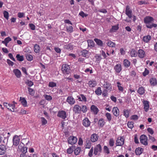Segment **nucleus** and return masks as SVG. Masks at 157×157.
Instances as JSON below:
<instances>
[{
	"label": "nucleus",
	"mask_w": 157,
	"mask_h": 157,
	"mask_svg": "<svg viewBox=\"0 0 157 157\" xmlns=\"http://www.w3.org/2000/svg\"><path fill=\"white\" fill-rule=\"evenodd\" d=\"M154 21V19L150 16H147L144 18V21L146 24V26L148 28L151 29L153 27H156L157 25L152 23Z\"/></svg>",
	"instance_id": "f257e3e1"
},
{
	"label": "nucleus",
	"mask_w": 157,
	"mask_h": 157,
	"mask_svg": "<svg viewBox=\"0 0 157 157\" xmlns=\"http://www.w3.org/2000/svg\"><path fill=\"white\" fill-rule=\"evenodd\" d=\"M140 140L141 144L145 146L148 145L147 137L145 135H141L140 137Z\"/></svg>",
	"instance_id": "f03ea898"
},
{
	"label": "nucleus",
	"mask_w": 157,
	"mask_h": 157,
	"mask_svg": "<svg viewBox=\"0 0 157 157\" xmlns=\"http://www.w3.org/2000/svg\"><path fill=\"white\" fill-rule=\"evenodd\" d=\"M70 68L69 65L66 64H63L62 66V70L64 74H69Z\"/></svg>",
	"instance_id": "7ed1b4c3"
},
{
	"label": "nucleus",
	"mask_w": 157,
	"mask_h": 157,
	"mask_svg": "<svg viewBox=\"0 0 157 157\" xmlns=\"http://www.w3.org/2000/svg\"><path fill=\"white\" fill-rule=\"evenodd\" d=\"M68 143L69 144L73 145L75 144L77 141V139L76 137L73 136H70L67 139Z\"/></svg>",
	"instance_id": "20e7f679"
},
{
	"label": "nucleus",
	"mask_w": 157,
	"mask_h": 157,
	"mask_svg": "<svg viewBox=\"0 0 157 157\" xmlns=\"http://www.w3.org/2000/svg\"><path fill=\"white\" fill-rule=\"evenodd\" d=\"M20 139L19 136L17 135L15 136L13 139V144L17 146L20 143Z\"/></svg>",
	"instance_id": "39448f33"
},
{
	"label": "nucleus",
	"mask_w": 157,
	"mask_h": 157,
	"mask_svg": "<svg viewBox=\"0 0 157 157\" xmlns=\"http://www.w3.org/2000/svg\"><path fill=\"white\" fill-rule=\"evenodd\" d=\"M124 143V139L122 137L118 138L116 141V145L117 146H122Z\"/></svg>",
	"instance_id": "423d86ee"
},
{
	"label": "nucleus",
	"mask_w": 157,
	"mask_h": 157,
	"mask_svg": "<svg viewBox=\"0 0 157 157\" xmlns=\"http://www.w3.org/2000/svg\"><path fill=\"white\" fill-rule=\"evenodd\" d=\"M101 151V147L100 144H98L94 148V154L96 155Z\"/></svg>",
	"instance_id": "0eeeda50"
},
{
	"label": "nucleus",
	"mask_w": 157,
	"mask_h": 157,
	"mask_svg": "<svg viewBox=\"0 0 157 157\" xmlns=\"http://www.w3.org/2000/svg\"><path fill=\"white\" fill-rule=\"evenodd\" d=\"M21 144H23V143H21L18 145V148L21 151V153H26L27 152V147H23L21 145Z\"/></svg>",
	"instance_id": "6e6552de"
},
{
	"label": "nucleus",
	"mask_w": 157,
	"mask_h": 157,
	"mask_svg": "<svg viewBox=\"0 0 157 157\" xmlns=\"http://www.w3.org/2000/svg\"><path fill=\"white\" fill-rule=\"evenodd\" d=\"M7 148L5 145H0V155H2L5 154Z\"/></svg>",
	"instance_id": "1a4fd4ad"
},
{
	"label": "nucleus",
	"mask_w": 157,
	"mask_h": 157,
	"mask_svg": "<svg viewBox=\"0 0 157 157\" xmlns=\"http://www.w3.org/2000/svg\"><path fill=\"white\" fill-rule=\"evenodd\" d=\"M138 56L140 58H144L145 56V52L144 50L141 49H140L137 52Z\"/></svg>",
	"instance_id": "9d476101"
},
{
	"label": "nucleus",
	"mask_w": 157,
	"mask_h": 157,
	"mask_svg": "<svg viewBox=\"0 0 157 157\" xmlns=\"http://www.w3.org/2000/svg\"><path fill=\"white\" fill-rule=\"evenodd\" d=\"M149 82L151 86H155L157 85L156 79L155 78H152L150 79Z\"/></svg>",
	"instance_id": "9b49d317"
},
{
	"label": "nucleus",
	"mask_w": 157,
	"mask_h": 157,
	"mask_svg": "<svg viewBox=\"0 0 157 157\" xmlns=\"http://www.w3.org/2000/svg\"><path fill=\"white\" fill-rule=\"evenodd\" d=\"M57 116L63 119H64L66 117V114L64 111H61L58 112Z\"/></svg>",
	"instance_id": "f8f14e48"
},
{
	"label": "nucleus",
	"mask_w": 157,
	"mask_h": 157,
	"mask_svg": "<svg viewBox=\"0 0 157 157\" xmlns=\"http://www.w3.org/2000/svg\"><path fill=\"white\" fill-rule=\"evenodd\" d=\"M13 72L17 78H19L21 77V71L19 70L18 69H14L13 70Z\"/></svg>",
	"instance_id": "ddd939ff"
},
{
	"label": "nucleus",
	"mask_w": 157,
	"mask_h": 157,
	"mask_svg": "<svg viewBox=\"0 0 157 157\" xmlns=\"http://www.w3.org/2000/svg\"><path fill=\"white\" fill-rule=\"evenodd\" d=\"M114 69L116 73H120L122 70L121 64H116L114 67Z\"/></svg>",
	"instance_id": "4468645a"
},
{
	"label": "nucleus",
	"mask_w": 157,
	"mask_h": 157,
	"mask_svg": "<svg viewBox=\"0 0 157 157\" xmlns=\"http://www.w3.org/2000/svg\"><path fill=\"white\" fill-rule=\"evenodd\" d=\"M67 101L70 104L72 105L75 103V101L72 97L69 96L67 98Z\"/></svg>",
	"instance_id": "2eb2a0df"
},
{
	"label": "nucleus",
	"mask_w": 157,
	"mask_h": 157,
	"mask_svg": "<svg viewBox=\"0 0 157 157\" xmlns=\"http://www.w3.org/2000/svg\"><path fill=\"white\" fill-rule=\"evenodd\" d=\"M126 14L129 18L132 17V11L131 10L128 6H127L125 10Z\"/></svg>",
	"instance_id": "dca6fc26"
},
{
	"label": "nucleus",
	"mask_w": 157,
	"mask_h": 157,
	"mask_svg": "<svg viewBox=\"0 0 157 157\" xmlns=\"http://www.w3.org/2000/svg\"><path fill=\"white\" fill-rule=\"evenodd\" d=\"M82 124L84 126L88 127L90 124V122L87 118H85L83 121Z\"/></svg>",
	"instance_id": "f3484780"
},
{
	"label": "nucleus",
	"mask_w": 157,
	"mask_h": 157,
	"mask_svg": "<svg viewBox=\"0 0 157 157\" xmlns=\"http://www.w3.org/2000/svg\"><path fill=\"white\" fill-rule=\"evenodd\" d=\"M91 146V142L90 139L89 138H87L86 139L85 142V148H86L89 149L90 148Z\"/></svg>",
	"instance_id": "a211bd4d"
},
{
	"label": "nucleus",
	"mask_w": 157,
	"mask_h": 157,
	"mask_svg": "<svg viewBox=\"0 0 157 157\" xmlns=\"http://www.w3.org/2000/svg\"><path fill=\"white\" fill-rule=\"evenodd\" d=\"M90 139L92 142H96L98 140L97 135L96 134H92L91 136V138Z\"/></svg>",
	"instance_id": "6ab92c4d"
},
{
	"label": "nucleus",
	"mask_w": 157,
	"mask_h": 157,
	"mask_svg": "<svg viewBox=\"0 0 157 157\" xmlns=\"http://www.w3.org/2000/svg\"><path fill=\"white\" fill-rule=\"evenodd\" d=\"M15 103L14 101L11 104H8L7 103L4 102L3 103V105L6 108H7L8 107H9L13 108L15 107Z\"/></svg>",
	"instance_id": "aec40b11"
},
{
	"label": "nucleus",
	"mask_w": 157,
	"mask_h": 157,
	"mask_svg": "<svg viewBox=\"0 0 157 157\" xmlns=\"http://www.w3.org/2000/svg\"><path fill=\"white\" fill-rule=\"evenodd\" d=\"M104 88L108 90H111L112 89V86L110 83L109 82H105L103 85Z\"/></svg>",
	"instance_id": "412c9836"
},
{
	"label": "nucleus",
	"mask_w": 157,
	"mask_h": 157,
	"mask_svg": "<svg viewBox=\"0 0 157 157\" xmlns=\"http://www.w3.org/2000/svg\"><path fill=\"white\" fill-rule=\"evenodd\" d=\"M88 84L90 87H93L97 85V82L95 80H92L89 81Z\"/></svg>",
	"instance_id": "4be33fe9"
},
{
	"label": "nucleus",
	"mask_w": 157,
	"mask_h": 157,
	"mask_svg": "<svg viewBox=\"0 0 157 157\" xmlns=\"http://www.w3.org/2000/svg\"><path fill=\"white\" fill-rule=\"evenodd\" d=\"M40 46L37 44H35L34 46V50L35 52L36 53H39L40 51Z\"/></svg>",
	"instance_id": "5701e85b"
},
{
	"label": "nucleus",
	"mask_w": 157,
	"mask_h": 157,
	"mask_svg": "<svg viewBox=\"0 0 157 157\" xmlns=\"http://www.w3.org/2000/svg\"><path fill=\"white\" fill-rule=\"evenodd\" d=\"M81 53L83 57H86V58H87L89 57V52L87 50L85 49H84L82 51Z\"/></svg>",
	"instance_id": "b1692460"
},
{
	"label": "nucleus",
	"mask_w": 157,
	"mask_h": 157,
	"mask_svg": "<svg viewBox=\"0 0 157 157\" xmlns=\"http://www.w3.org/2000/svg\"><path fill=\"white\" fill-rule=\"evenodd\" d=\"M20 101L24 107L26 106L27 102L25 98L20 97Z\"/></svg>",
	"instance_id": "393cba45"
},
{
	"label": "nucleus",
	"mask_w": 157,
	"mask_h": 157,
	"mask_svg": "<svg viewBox=\"0 0 157 157\" xmlns=\"http://www.w3.org/2000/svg\"><path fill=\"white\" fill-rule=\"evenodd\" d=\"M151 39V36L148 35L144 36L143 38V41L145 43H148Z\"/></svg>",
	"instance_id": "a878e982"
},
{
	"label": "nucleus",
	"mask_w": 157,
	"mask_h": 157,
	"mask_svg": "<svg viewBox=\"0 0 157 157\" xmlns=\"http://www.w3.org/2000/svg\"><path fill=\"white\" fill-rule=\"evenodd\" d=\"M143 149L142 148L138 147L135 150V153L136 155H140L143 152Z\"/></svg>",
	"instance_id": "bb28decb"
},
{
	"label": "nucleus",
	"mask_w": 157,
	"mask_h": 157,
	"mask_svg": "<svg viewBox=\"0 0 157 157\" xmlns=\"http://www.w3.org/2000/svg\"><path fill=\"white\" fill-rule=\"evenodd\" d=\"M94 40L98 46H102L103 45V42L101 40L97 38L94 39Z\"/></svg>",
	"instance_id": "cd10ccee"
},
{
	"label": "nucleus",
	"mask_w": 157,
	"mask_h": 157,
	"mask_svg": "<svg viewBox=\"0 0 157 157\" xmlns=\"http://www.w3.org/2000/svg\"><path fill=\"white\" fill-rule=\"evenodd\" d=\"M142 102L144 106V108H149V102L148 101L143 100Z\"/></svg>",
	"instance_id": "c85d7f7f"
},
{
	"label": "nucleus",
	"mask_w": 157,
	"mask_h": 157,
	"mask_svg": "<svg viewBox=\"0 0 157 157\" xmlns=\"http://www.w3.org/2000/svg\"><path fill=\"white\" fill-rule=\"evenodd\" d=\"M112 112L115 116L117 117L119 115V112L118 109H113Z\"/></svg>",
	"instance_id": "c756f323"
},
{
	"label": "nucleus",
	"mask_w": 157,
	"mask_h": 157,
	"mask_svg": "<svg viewBox=\"0 0 157 157\" xmlns=\"http://www.w3.org/2000/svg\"><path fill=\"white\" fill-rule=\"evenodd\" d=\"M87 42L89 47L91 48L94 47V42L93 40H87Z\"/></svg>",
	"instance_id": "7c9ffc66"
},
{
	"label": "nucleus",
	"mask_w": 157,
	"mask_h": 157,
	"mask_svg": "<svg viewBox=\"0 0 157 157\" xmlns=\"http://www.w3.org/2000/svg\"><path fill=\"white\" fill-rule=\"evenodd\" d=\"M130 64V62L127 59H125L124 60V66L126 67H128Z\"/></svg>",
	"instance_id": "2f4dec72"
},
{
	"label": "nucleus",
	"mask_w": 157,
	"mask_h": 157,
	"mask_svg": "<svg viewBox=\"0 0 157 157\" xmlns=\"http://www.w3.org/2000/svg\"><path fill=\"white\" fill-rule=\"evenodd\" d=\"M118 27L117 25L113 26L110 29L109 31L110 33L114 32L118 29Z\"/></svg>",
	"instance_id": "473e14b6"
},
{
	"label": "nucleus",
	"mask_w": 157,
	"mask_h": 157,
	"mask_svg": "<svg viewBox=\"0 0 157 157\" xmlns=\"http://www.w3.org/2000/svg\"><path fill=\"white\" fill-rule=\"evenodd\" d=\"M117 87L118 88V89L119 90L122 92L124 90V88L123 87L121 86V84L120 82H117Z\"/></svg>",
	"instance_id": "72a5a7b5"
},
{
	"label": "nucleus",
	"mask_w": 157,
	"mask_h": 157,
	"mask_svg": "<svg viewBox=\"0 0 157 157\" xmlns=\"http://www.w3.org/2000/svg\"><path fill=\"white\" fill-rule=\"evenodd\" d=\"M138 92L140 94H143L144 93V89L143 87H141L139 88L138 90Z\"/></svg>",
	"instance_id": "f704fd0d"
},
{
	"label": "nucleus",
	"mask_w": 157,
	"mask_h": 157,
	"mask_svg": "<svg viewBox=\"0 0 157 157\" xmlns=\"http://www.w3.org/2000/svg\"><path fill=\"white\" fill-rule=\"evenodd\" d=\"M16 57L17 58V60L21 62L24 60V57L23 56H20L19 54H18L16 55Z\"/></svg>",
	"instance_id": "c9c22d12"
},
{
	"label": "nucleus",
	"mask_w": 157,
	"mask_h": 157,
	"mask_svg": "<svg viewBox=\"0 0 157 157\" xmlns=\"http://www.w3.org/2000/svg\"><path fill=\"white\" fill-rule=\"evenodd\" d=\"M105 123L104 120L101 118L98 121V124L100 127H102L104 125Z\"/></svg>",
	"instance_id": "e433bc0d"
},
{
	"label": "nucleus",
	"mask_w": 157,
	"mask_h": 157,
	"mask_svg": "<svg viewBox=\"0 0 157 157\" xmlns=\"http://www.w3.org/2000/svg\"><path fill=\"white\" fill-rule=\"evenodd\" d=\"M107 44L108 46L112 48L115 47L116 46V44L111 41H109Z\"/></svg>",
	"instance_id": "4c0bfd02"
},
{
	"label": "nucleus",
	"mask_w": 157,
	"mask_h": 157,
	"mask_svg": "<svg viewBox=\"0 0 157 157\" xmlns=\"http://www.w3.org/2000/svg\"><path fill=\"white\" fill-rule=\"evenodd\" d=\"M137 54L136 52L134 49H132L130 52V55L131 57H136Z\"/></svg>",
	"instance_id": "58836bf2"
},
{
	"label": "nucleus",
	"mask_w": 157,
	"mask_h": 157,
	"mask_svg": "<svg viewBox=\"0 0 157 157\" xmlns=\"http://www.w3.org/2000/svg\"><path fill=\"white\" fill-rule=\"evenodd\" d=\"M95 92L98 95H101L102 93V91L101 90V88L100 87H98V88L95 90Z\"/></svg>",
	"instance_id": "ea45409f"
},
{
	"label": "nucleus",
	"mask_w": 157,
	"mask_h": 157,
	"mask_svg": "<svg viewBox=\"0 0 157 157\" xmlns=\"http://www.w3.org/2000/svg\"><path fill=\"white\" fill-rule=\"evenodd\" d=\"M44 97L45 99L48 101H50L52 99V97L50 95H48L47 94H44Z\"/></svg>",
	"instance_id": "a19ab883"
},
{
	"label": "nucleus",
	"mask_w": 157,
	"mask_h": 157,
	"mask_svg": "<svg viewBox=\"0 0 157 157\" xmlns=\"http://www.w3.org/2000/svg\"><path fill=\"white\" fill-rule=\"evenodd\" d=\"M42 124L44 125L47 123V121L43 117L40 118Z\"/></svg>",
	"instance_id": "79ce46f5"
},
{
	"label": "nucleus",
	"mask_w": 157,
	"mask_h": 157,
	"mask_svg": "<svg viewBox=\"0 0 157 157\" xmlns=\"http://www.w3.org/2000/svg\"><path fill=\"white\" fill-rule=\"evenodd\" d=\"M129 112L128 109H124V114L126 118L129 117Z\"/></svg>",
	"instance_id": "37998d69"
},
{
	"label": "nucleus",
	"mask_w": 157,
	"mask_h": 157,
	"mask_svg": "<svg viewBox=\"0 0 157 157\" xmlns=\"http://www.w3.org/2000/svg\"><path fill=\"white\" fill-rule=\"evenodd\" d=\"M28 91L30 95H34L35 94V91L33 89L29 87L28 88Z\"/></svg>",
	"instance_id": "c03bdc74"
},
{
	"label": "nucleus",
	"mask_w": 157,
	"mask_h": 157,
	"mask_svg": "<svg viewBox=\"0 0 157 157\" xmlns=\"http://www.w3.org/2000/svg\"><path fill=\"white\" fill-rule=\"evenodd\" d=\"M26 57L27 59L29 61H31L33 59V57L32 56L29 54H26Z\"/></svg>",
	"instance_id": "a18cd8bd"
},
{
	"label": "nucleus",
	"mask_w": 157,
	"mask_h": 157,
	"mask_svg": "<svg viewBox=\"0 0 157 157\" xmlns=\"http://www.w3.org/2000/svg\"><path fill=\"white\" fill-rule=\"evenodd\" d=\"M134 123L133 122H128L127 123L128 127L130 129H132L134 127Z\"/></svg>",
	"instance_id": "49530a36"
},
{
	"label": "nucleus",
	"mask_w": 157,
	"mask_h": 157,
	"mask_svg": "<svg viewBox=\"0 0 157 157\" xmlns=\"http://www.w3.org/2000/svg\"><path fill=\"white\" fill-rule=\"evenodd\" d=\"M81 151V148L80 147H78L75 150L74 153L76 155H78Z\"/></svg>",
	"instance_id": "de8ad7c7"
},
{
	"label": "nucleus",
	"mask_w": 157,
	"mask_h": 157,
	"mask_svg": "<svg viewBox=\"0 0 157 157\" xmlns=\"http://www.w3.org/2000/svg\"><path fill=\"white\" fill-rule=\"evenodd\" d=\"M67 31L69 33H71L73 31V28L71 26H69L67 27Z\"/></svg>",
	"instance_id": "09e8293b"
},
{
	"label": "nucleus",
	"mask_w": 157,
	"mask_h": 157,
	"mask_svg": "<svg viewBox=\"0 0 157 157\" xmlns=\"http://www.w3.org/2000/svg\"><path fill=\"white\" fill-rule=\"evenodd\" d=\"M25 83L27 85L30 87L32 86L33 85V82L28 80H27Z\"/></svg>",
	"instance_id": "8fccbe9b"
},
{
	"label": "nucleus",
	"mask_w": 157,
	"mask_h": 157,
	"mask_svg": "<svg viewBox=\"0 0 157 157\" xmlns=\"http://www.w3.org/2000/svg\"><path fill=\"white\" fill-rule=\"evenodd\" d=\"M104 151L105 153L107 154H109L110 153V151L109 150V149L108 148V147H107V146H105L104 147Z\"/></svg>",
	"instance_id": "3c124183"
},
{
	"label": "nucleus",
	"mask_w": 157,
	"mask_h": 157,
	"mask_svg": "<svg viewBox=\"0 0 157 157\" xmlns=\"http://www.w3.org/2000/svg\"><path fill=\"white\" fill-rule=\"evenodd\" d=\"M73 146H71L68 148L67 150V152L68 154H71L73 151Z\"/></svg>",
	"instance_id": "603ef678"
},
{
	"label": "nucleus",
	"mask_w": 157,
	"mask_h": 157,
	"mask_svg": "<svg viewBox=\"0 0 157 157\" xmlns=\"http://www.w3.org/2000/svg\"><path fill=\"white\" fill-rule=\"evenodd\" d=\"M91 111L93 112L94 114H97L99 111L98 109H90Z\"/></svg>",
	"instance_id": "864d4df0"
},
{
	"label": "nucleus",
	"mask_w": 157,
	"mask_h": 157,
	"mask_svg": "<svg viewBox=\"0 0 157 157\" xmlns=\"http://www.w3.org/2000/svg\"><path fill=\"white\" fill-rule=\"evenodd\" d=\"M114 141L113 138L110 139L109 141V144L110 147H113L114 144Z\"/></svg>",
	"instance_id": "5fc2aeb1"
},
{
	"label": "nucleus",
	"mask_w": 157,
	"mask_h": 157,
	"mask_svg": "<svg viewBox=\"0 0 157 157\" xmlns=\"http://www.w3.org/2000/svg\"><path fill=\"white\" fill-rule=\"evenodd\" d=\"M49 87H56V84L55 83L53 82H50L49 83Z\"/></svg>",
	"instance_id": "6e6d98bb"
},
{
	"label": "nucleus",
	"mask_w": 157,
	"mask_h": 157,
	"mask_svg": "<svg viewBox=\"0 0 157 157\" xmlns=\"http://www.w3.org/2000/svg\"><path fill=\"white\" fill-rule=\"evenodd\" d=\"M3 15L4 17L7 20H8L9 18V13L6 11H4L3 12Z\"/></svg>",
	"instance_id": "4d7b16f0"
},
{
	"label": "nucleus",
	"mask_w": 157,
	"mask_h": 157,
	"mask_svg": "<svg viewBox=\"0 0 157 157\" xmlns=\"http://www.w3.org/2000/svg\"><path fill=\"white\" fill-rule=\"evenodd\" d=\"M94 150V148L93 147L91 148V149L90 150L88 155L90 157H91L93 155V153Z\"/></svg>",
	"instance_id": "13d9d810"
},
{
	"label": "nucleus",
	"mask_w": 157,
	"mask_h": 157,
	"mask_svg": "<svg viewBox=\"0 0 157 157\" xmlns=\"http://www.w3.org/2000/svg\"><path fill=\"white\" fill-rule=\"evenodd\" d=\"M105 116L109 121L111 120L112 117L111 114L109 113H107L105 114Z\"/></svg>",
	"instance_id": "bf43d9fd"
},
{
	"label": "nucleus",
	"mask_w": 157,
	"mask_h": 157,
	"mask_svg": "<svg viewBox=\"0 0 157 157\" xmlns=\"http://www.w3.org/2000/svg\"><path fill=\"white\" fill-rule=\"evenodd\" d=\"M11 40V39L9 37H8L5 38L4 40L2 41H3L4 42L6 43H8Z\"/></svg>",
	"instance_id": "052dcab7"
},
{
	"label": "nucleus",
	"mask_w": 157,
	"mask_h": 157,
	"mask_svg": "<svg viewBox=\"0 0 157 157\" xmlns=\"http://www.w3.org/2000/svg\"><path fill=\"white\" fill-rule=\"evenodd\" d=\"M25 13L23 12H19L17 13L18 17L20 18H21L23 17Z\"/></svg>",
	"instance_id": "680f3d73"
},
{
	"label": "nucleus",
	"mask_w": 157,
	"mask_h": 157,
	"mask_svg": "<svg viewBox=\"0 0 157 157\" xmlns=\"http://www.w3.org/2000/svg\"><path fill=\"white\" fill-rule=\"evenodd\" d=\"M96 60L97 61H100L101 59L102 58L99 55H97L95 56Z\"/></svg>",
	"instance_id": "e2e57ef3"
},
{
	"label": "nucleus",
	"mask_w": 157,
	"mask_h": 157,
	"mask_svg": "<svg viewBox=\"0 0 157 157\" xmlns=\"http://www.w3.org/2000/svg\"><path fill=\"white\" fill-rule=\"evenodd\" d=\"M134 141L135 143L139 144V141L137 137V135H135L134 137Z\"/></svg>",
	"instance_id": "0e129e2a"
},
{
	"label": "nucleus",
	"mask_w": 157,
	"mask_h": 157,
	"mask_svg": "<svg viewBox=\"0 0 157 157\" xmlns=\"http://www.w3.org/2000/svg\"><path fill=\"white\" fill-rule=\"evenodd\" d=\"M7 62L10 66H13L14 64V63L9 59H7Z\"/></svg>",
	"instance_id": "69168bd1"
},
{
	"label": "nucleus",
	"mask_w": 157,
	"mask_h": 157,
	"mask_svg": "<svg viewBox=\"0 0 157 157\" xmlns=\"http://www.w3.org/2000/svg\"><path fill=\"white\" fill-rule=\"evenodd\" d=\"M29 26L30 29L32 30H34L35 29V26L32 23H30L29 24Z\"/></svg>",
	"instance_id": "338daca9"
},
{
	"label": "nucleus",
	"mask_w": 157,
	"mask_h": 157,
	"mask_svg": "<svg viewBox=\"0 0 157 157\" xmlns=\"http://www.w3.org/2000/svg\"><path fill=\"white\" fill-rule=\"evenodd\" d=\"M81 109H73V110L75 113H80L81 112Z\"/></svg>",
	"instance_id": "774afa93"
}]
</instances>
